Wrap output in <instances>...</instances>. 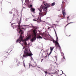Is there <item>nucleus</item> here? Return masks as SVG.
<instances>
[{
  "label": "nucleus",
  "instance_id": "f257e3e1",
  "mask_svg": "<svg viewBox=\"0 0 76 76\" xmlns=\"http://www.w3.org/2000/svg\"><path fill=\"white\" fill-rule=\"evenodd\" d=\"M44 4L41 6V7L42 6V9H43L44 10H45L43 12H42V8H40L38 9V10L40 12L39 13V15L41 17L44 16V15H46V14H47V8H48V7H50V6H51V4Z\"/></svg>",
  "mask_w": 76,
  "mask_h": 76
},
{
  "label": "nucleus",
  "instance_id": "f03ea898",
  "mask_svg": "<svg viewBox=\"0 0 76 76\" xmlns=\"http://www.w3.org/2000/svg\"><path fill=\"white\" fill-rule=\"evenodd\" d=\"M18 32L19 34L21 32V34L20 35L19 38L17 40L16 42L17 43H18V42L19 41L20 42H19L20 44H21V45H22L23 47V44H24L25 45V47H23V49H24V48H25V47H26V45H27V43L26 42V40L23 39V38L24 37L23 36L22 37V35L24 32H23V31H22V30H20ZM21 42H23V44L21 43Z\"/></svg>",
  "mask_w": 76,
  "mask_h": 76
},
{
  "label": "nucleus",
  "instance_id": "7ed1b4c3",
  "mask_svg": "<svg viewBox=\"0 0 76 76\" xmlns=\"http://www.w3.org/2000/svg\"><path fill=\"white\" fill-rule=\"evenodd\" d=\"M33 54L31 51L30 49H26L24 51V53L23 55V57L25 58H26L27 57L29 56H32Z\"/></svg>",
  "mask_w": 76,
  "mask_h": 76
},
{
  "label": "nucleus",
  "instance_id": "20e7f679",
  "mask_svg": "<svg viewBox=\"0 0 76 76\" xmlns=\"http://www.w3.org/2000/svg\"><path fill=\"white\" fill-rule=\"evenodd\" d=\"M33 34H34V37L32 38L31 41V42H34V40H36L37 38V31L36 29H34L33 31Z\"/></svg>",
  "mask_w": 76,
  "mask_h": 76
},
{
  "label": "nucleus",
  "instance_id": "39448f33",
  "mask_svg": "<svg viewBox=\"0 0 76 76\" xmlns=\"http://www.w3.org/2000/svg\"><path fill=\"white\" fill-rule=\"evenodd\" d=\"M20 21L21 20H20L18 23V29H20V31L21 29H24V28H20V23H21V22Z\"/></svg>",
  "mask_w": 76,
  "mask_h": 76
},
{
  "label": "nucleus",
  "instance_id": "423d86ee",
  "mask_svg": "<svg viewBox=\"0 0 76 76\" xmlns=\"http://www.w3.org/2000/svg\"><path fill=\"white\" fill-rule=\"evenodd\" d=\"M62 13L63 15V16L62 19H64V18H65L64 17H65V16H66V11L64 9L62 10Z\"/></svg>",
  "mask_w": 76,
  "mask_h": 76
},
{
  "label": "nucleus",
  "instance_id": "0eeeda50",
  "mask_svg": "<svg viewBox=\"0 0 76 76\" xmlns=\"http://www.w3.org/2000/svg\"><path fill=\"white\" fill-rule=\"evenodd\" d=\"M61 56H63V58L62 59V61H63V60H66V58H65V57H64V53H63V52L61 53Z\"/></svg>",
  "mask_w": 76,
  "mask_h": 76
},
{
  "label": "nucleus",
  "instance_id": "6e6552de",
  "mask_svg": "<svg viewBox=\"0 0 76 76\" xmlns=\"http://www.w3.org/2000/svg\"><path fill=\"white\" fill-rule=\"evenodd\" d=\"M55 44L56 46V45H58L57 47L59 48V49H60L61 48L60 46V45H59V43H58V42L57 41L56 42Z\"/></svg>",
  "mask_w": 76,
  "mask_h": 76
},
{
  "label": "nucleus",
  "instance_id": "1a4fd4ad",
  "mask_svg": "<svg viewBox=\"0 0 76 76\" xmlns=\"http://www.w3.org/2000/svg\"><path fill=\"white\" fill-rule=\"evenodd\" d=\"M8 53H5L4 54V55L5 56H4V57H3V58L4 60V59H5L6 58H7V56H8ZM4 57H5L6 58Z\"/></svg>",
  "mask_w": 76,
  "mask_h": 76
},
{
  "label": "nucleus",
  "instance_id": "9d476101",
  "mask_svg": "<svg viewBox=\"0 0 76 76\" xmlns=\"http://www.w3.org/2000/svg\"><path fill=\"white\" fill-rule=\"evenodd\" d=\"M54 47H50V53L49 54V55H50L51 54V53H52V51H53V49H54Z\"/></svg>",
  "mask_w": 76,
  "mask_h": 76
},
{
  "label": "nucleus",
  "instance_id": "9b49d317",
  "mask_svg": "<svg viewBox=\"0 0 76 76\" xmlns=\"http://www.w3.org/2000/svg\"><path fill=\"white\" fill-rule=\"evenodd\" d=\"M37 64H36V63L34 62L33 63L32 65H30V66H31L32 67H36L37 66Z\"/></svg>",
  "mask_w": 76,
  "mask_h": 76
},
{
  "label": "nucleus",
  "instance_id": "f8f14e48",
  "mask_svg": "<svg viewBox=\"0 0 76 76\" xmlns=\"http://www.w3.org/2000/svg\"><path fill=\"white\" fill-rule=\"evenodd\" d=\"M31 11L34 13H35V9L34 8H31L30 9Z\"/></svg>",
  "mask_w": 76,
  "mask_h": 76
},
{
  "label": "nucleus",
  "instance_id": "ddd939ff",
  "mask_svg": "<svg viewBox=\"0 0 76 76\" xmlns=\"http://www.w3.org/2000/svg\"><path fill=\"white\" fill-rule=\"evenodd\" d=\"M58 70V71L59 73V75H61L63 74V71L61 70V71H59L58 70Z\"/></svg>",
  "mask_w": 76,
  "mask_h": 76
},
{
  "label": "nucleus",
  "instance_id": "4468645a",
  "mask_svg": "<svg viewBox=\"0 0 76 76\" xmlns=\"http://www.w3.org/2000/svg\"><path fill=\"white\" fill-rule=\"evenodd\" d=\"M31 38V36H28L25 39H24V40H25V41H28L29 39Z\"/></svg>",
  "mask_w": 76,
  "mask_h": 76
},
{
  "label": "nucleus",
  "instance_id": "2eb2a0df",
  "mask_svg": "<svg viewBox=\"0 0 76 76\" xmlns=\"http://www.w3.org/2000/svg\"><path fill=\"white\" fill-rule=\"evenodd\" d=\"M37 39H38L39 38V39L41 38V39H42V37H41V36L39 35V34L37 35Z\"/></svg>",
  "mask_w": 76,
  "mask_h": 76
},
{
  "label": "nucleus",
  "instance_id": "dca6fc26",
  "mask_svg": "<svg viewBox=\"0 0 76 76\" xmlns=\"http://www.w3.org/2000/svg\"><path fill=\"white\" fill-rule=\"evenodd\" d=\"M52 6H53L55 5V2H53L51 4V5H50Z\"/></svg>",
  "mask_w": 76,
  "mask_h": 76
},
{
  "label": "nucleus",
  "instance_id": "f3484780",
  "mask_svg": "<svg viewBox=\"0 0 76 76\" xmlns=\"http://www.w3.org/2000/svg\"><path fill=\"white\" fill-rule=\"evenodd\" d=\"M73 23V22H70V23H68L67 25H66V26H64L65 28H66V27L67 26V25H69V24H70V23Z\"/></svg>",
  "mask_w": 76,
  "mask_h": 76
},
{
  "label": "nucleus",
  "instance_id": "a211bd4d",
  "mask_svg": "<svg viewBox=\"0 0 76 76\" xmlns=\"http://www.w3.org/2000/svg\"><path fill=\"white\" fill-rule=\"evenodd\" d=\"M37 19H38L37 21V22H40L41 20L40 19H39V18H38Z\"/></svg>",
  "mask_w": 76,
  "mask_h": 76
},
{
  "label": "nucleus",
  "instance_id": "6ab92c4d",
  "mask_svg": "<svg viewBox=\"0 0 76 76\" xmlns=\"http://www.w3.org/2000/svg\"><path fill=\"white\" fill-rule=\"evenodd\" d=\"M54 31L55 32V34H56V38L58 39V37H57V33H56V30H54Z\"/></svg>",
  "mask_w": 76,
  "mask_h": 76
},
{
  "label": "nucleus",
  "instance_id": "aec40b11",
  "mask_svg": "<svg viewBox=\"0 0 76 76\" xmlns=\"http://www.w3.org/2000/svg\"><path fill=\"white\" fill-rule=\"evenodd\" d=\"M37 20H38V19H37V18H35V19H34L33 20L34 21H37Z\"/></svg>",
  "mask_w": 76,
  "mask_h": 76
},
{
  "label": "nucleus",
  "instance_id": "412c9836",
  "mask_svg": "<svg viewBox=\"0 0 76 76\" xmlns=\"http://www.w3.org/2000/svg\"><path fill=\"white\" fill-rule=\"evenodd\" d=\"M63 1L64 3H66V2H67V1L66 0H63Z\"/></svg>",
  "mask_w": 76,
  "mask_h": 76
},
{
  "label": "nucleus",
  "instance_id": "4be33fe9",
  "mask_svg": "<svg viewBox=\"0 0 76 76\" xmlns=\"http://www.w3.org/2000/svg\"><path fill=\"white\" fill-rule=\"evenodd\" d=\"M53 42H54L55 43H56V42H57V41H55L54 39L53 40Z\"/></svg>",
  "mask_w": 76,
  "mask_h": 76
},
{
  "label": "nucleus",
  "instance_id": "5701e85b",
  "mask_svg": "<svg viewBox=\"0 0 76 76\" xmlns=\"http://www.w3.org/2000/svg\"><path fill=\"white\" fill-rule=\"evenodd\" d=\"M52 74H57V72H55L52 73Z\"/></svg>",
  "mask_w": 76,
  "mask_h": 76
},
{
  "label": "nucleus",
  "instance_id": "b1692460",
  "mask_svg": "<svg viewBox=\"0 0 76 76\" xmlns=\"http://www.w3.org/2000/svg\"><path fill=\"white\" fill-rule=\"evenodd\" d=\"M30 7H31V8H32V4H30Z\"/></svg>",
  "mask_w": 76,
  "mask_h": 76
},
{
  "label": "nucleus",
  "instance_id": "393cba45",
  "mask_svg": "<svg viewBox=\"0 0 76 76\" xmlns=\"http://www.w3.org/2000/svg\"><path fill=\"white\" fill-rule=\"evenodd\" d=\"M45 73V74H46V75H47V74L48 73V72L47 71H44Z\"/></svg>",
  "mask_w": 76,
  "mask_h": 76
},
{
  "label": "nucleus",
  "instance_id": "a878e982",
  "mask_svg": "<svg viewBox=\"0 0 76 76\" xmlns=\"http://www.w3.org/2000/svg\"><path fill=\"white\" fill-rule=\"evenodd\" d=\"M55 57L56 58V60H57V56H55Z\"/></svg>",
  "mask_w": 76,
  "mask_h": 76
},
{
  "label": "nucleus",
  "instance_id": "bb28decb",
  "mask_svg": "<svg viewBox=\"0 0 76 76\" xmlns=\"http://www.w3.org/2000/svg\"><path fill=\"white\" fill-rule=\"evenodd\" d=\"M23 64L25 68V63H24V61H23Z\"/></svg>",
  "mask_w": 76,
  "mask_h": 76
},
{
  "label": "nucleus",
  "instance_id": "cd10ccee",
  "mask_svg": "<svg viewBox=\"0 0 76 76\" xmlns=\"http://www.w3.org/2000/svg\"><path fill=\"white\" fill-rule=\"evenodd\" d=\"M14 10H15V8H13L12 10V11H14Z\"/></svg>",
  "mask_w": 76,
  "mask_h": 76
},
{
  "label": "nucleus",
  "instance_id": "c85d7f7f",
  "mask_svg": "<svg viewBox=\"0 0 76 76\" xmlns=\"http://www.w3.org/2000/svg\"><path fill=\"white\" fill-rule=\"evenodd\" d=\"M50 28H51V27H48V29H50Z\"/></svg>",
  "mask_w": 76,
  "mask_h": 76
},
{
  "label": "nucleus",
  "instance_id": "c756f323",
  "mask_svg": "<svg viewBox=\"0 0 76 76\" xmlns=\"http://www.w3.org/2000/svg\"><path fill=\"white\" fill-rule=\"evenodd\" d=\"M29 1V0H25V2H26V1Z\"/></svg>",
  "mask_w": 76,
  "mask_h": 76
},
{
  "label": "nucleus",
  "instance_id": "7c9ffc66",
  "mask_svg": "<svg viewBox=\"0 0 76 76\" xmlns=\"http://www.w3.org/2000/svg\"><path fill=\"white\" fill-rule=\"evenodd\" d=\"M42 61H43V59H42L41 60V62H42Z\"/></svg>",
  "mask_w": 76,
  "mask_h": 76
},
{
  "label": "nucleus",
  "instance_id": "2f4dec72",
  "mask_svg": "<svg viewBox=\"0 0 76 76\" xmlns=\"http://www.w3.org/2000/svg\"><path fill=\"white\" fill-rule=\"evenodd\" d=\"M67 19H69V17H68L67 18Z\"/></svg>",
  "mask_w": 76,
  "mask_h": 76
},
{
  "label": "nucleus",
  "instance_id": "473e14b6",
  "mask_svg": "<svg viewBox=\"0 0 76 76\" xmlns=\"http://www.w3.org/2000/svg\"><path fill=\"white\" fill-rule=\"evenodd\" d=\"M23 9H26V8H25V7H23Z\"/></svg>",
  "mask_w": 76,
  "mask_h": 76
},
{
  "label": "nucleus",
  "instance_id": "72a5a7b5",
  "mask_svg": "<svg viewBox=\"0 0 76 76\" xmlns=\"http://www.w3.org/2000/svg\"><path fill=\"white\" fill-rule=\"evenodd\" d=\"M48 35H49V36H50V34H48Z\"/></svg>",
  "mask_w": 76,
  "mask_h": 76
},
{
  "label": "nucleus",
  "instance_id": "f704fd0d",
  "mask_svg": "<svg viewBox=\"0 0 76 76\" xmlns=\"http://www.w3.org/2000/svg\"><path fill=\"white\" fill-rule=\"evenodd\" d=\"M53 25H55V24H53Z\"/></svg>",
  "mask_w": 76,
  "mask_h": 76
},
{
  "label": "nucleus",
  "instance_id": "c9c22d12",
  "mask_svg": "<svg viewBox=\"0 0 76 76\" xmlns=\"http://www.w3.org/2000/svg\"><path fill=\"white\" fill-rule=\"evenodd\" d=\"M21 72H22V71H21Z\"/></svg>",
  "mask_w": 76,
  "mask_h": 76
},
{
  "label": "nucleus",
  "instance_id": "e433bc0d",
  "mask_svg": "<svg viewBox=\"0 0 76 76\" xmlns=\"http://www.w3.org/2000/svg\"><path fill=\"white\" fill-rule=\"evenodd\" d=\"M58 10V11H60V10Z\"/></svg>",
  "mask_w": 76,
  "mask_h": 76
},
{
  "label": "nucleus",
  "instance_id": "4c0bfd02",
  "mask_svg": "<svg viewBox=\"0 0 76 76\" xmlns=\"http://www.w3.org/2000/svg\"><path fill=\"white\" fill-rule=\"evenodd\" d=\"M17 31H18V29H17Z\"/></svg>",
  "mask_w": 76,
  "mask_h": 76
},
{
  "label": "nucleus",
  "instance_id": "58836bf2",
  "mask_svg": "<svg viewBox=\"0 0 76 76\" xmlns=\"http://www.w3.org/2000/svg\"><path fill=\"white\" fill-rule=\"evenodd\" d=\"M65 76H66V75H65Z\"/></svg>",
  "mask_w": 76,
  "mask_h": 76
},
{
  "label": "nucleus",
  "instance_id": "ea45409f",
  "mask_svg": "<svg viewBox=\"0 0 76 76\" xmlns=\"http://www.w3.org/2000/svg\"><path fill=\"white\" fill-rule=\"evenodd\" d=\"M49 74H50V73H49Z\"/></svg>",
  "mask_w": 76,
  "mask_h": 76
},
{
  "label": "nucleus",
  "instance_id": "a19ab883",
  "mask_svg": "<svg viewBox=\"0 0 76 76\" xmlns=\"http://www.w3.org/2000/svg\"><path fill=\"white\" fill-rule=\"evenodd\" d=\"M51 76H53V75H52Z\"/></svg>",
  "mask_w": 76,
  "mask_h": 76
}]
</instances>
